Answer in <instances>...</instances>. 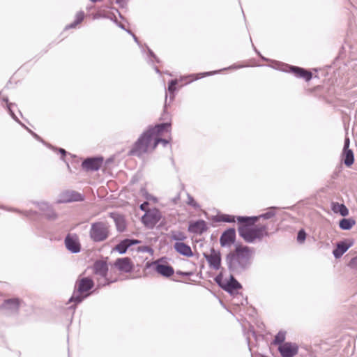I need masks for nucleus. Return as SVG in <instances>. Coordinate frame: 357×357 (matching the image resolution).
Returning a JSON list of instances; mask_svg holds the SVG:
<instances>
[{
	"label": "nucleus",
	"mask_w": 357,
	"mask_h": 357,
	"mask_svg": "<svg viewBox=\"0 0 357 357\" xmlns=\"http://www.w3.org/2000/svg\"><path fill=\"white\" fill-rule=\"evenodd\" d=\"M251 249L247 245H236L234 250L225 256V264L231 274L241 275L251 266Z\"/></svg>",
	"instance_id": "f257e3e1"
},
{
	"label": "nucleus",
	"mask_w": 357,
	"mask_h": 357,
	"mask_svg": "<svg viewBox=\"0 0 357 357\" xmlns=\"http://www.w3.org/2000/svg\"><path fill=\"white\" fill-rule=\"evenodd\" d=\"M94 286V282L92 279L89 278H82L76 281L75 289L70 298L68 300V303H73L69 306V309L75 310L77 305L81 303L85 298L89 296L87 293Z\"/></svg>",
	"instance_id": "f03ea898"
},
{
	"label": "nucleus",
	"mask_w": 357,
	"mask_h": 357,
	"mask_svg": "<svg viewBox=\"0 0 357 357\" xmlns=\"http://www.w3.org/2000/svg\"><path fill=\"white\" fill-rule=\"evenodd\" d=\"M238 222V232L239 236L248 243H253L255 239L252 227L257 222V218L249 216H236Z\"/></svg>",
	"instance_id": "7ed1b4c3"
},
{
	"label": "nucleus",
	"mask_w": 357,
	"mask_h": 357,
	"mask_svg": "<svg viewBox=\"0 0 357 357\" xmlns=\"http://www.w3.org/2000/svg\"><path fill=\"white\" fill-rule=\"evenodd\" d=\"M89 237L93 243L106 241L110 235V225L107 222L97 221L91 224Z\"/></svg>",
	"instance_id": "20e7f679"
},
{
	"label": "nucleus",
	"mask_w": 357,
	"mask_h": 357,
	"mask_svg": "<svg viewBox=\"0 0 357 357\" xmlns=\"http://www.w3.org/2000/svg\"><path fill=\"white\" fill-rule=\"evenodd\" d=\"M274 68L278 69L285 73H291L298 78H303L306 82H308L312 78V73L301 67L291 66L289 64L283 63L281 62H275Z\"/></svg>",
	"instance_id": "39448f33"
},
{
	"label": "nucleus",
	"mask_w": 357,
	"mask_h": 357,
	"mask_svg": "<svg viewBox=\"0 0 357 357\" xmlns=\"http://www.w3.org/2000/svg\"><path fill=\"white\" fill-rule=\"evenodd\" d=\"M274 68L278 69L285 73H291L298 78H303L306 82H308L312 78V73L301 67L291 66L289 64L283 63L281 62H275Z\"/></svg>",
	"instance_id": "423d86ee"
},
{
	"label": "nucleus",
	"mask_w": 357,
	"mask_h": 357,
	"mask_svg": "<svg viewBox=\"0 0 357 357\" xmlns=\"http://www.w3.org/2000/svg\"><path fill=\"white\" fill-rule=\"evenodd\" d=\"M151 139L150 135L144 131L135 142L128 154L130 155L142 156L147 152Z\"/></svg>",
	"instance_id": "0eeeda50"
},
{
	"label": "nucleus",
	"mask_w": 357,
	"mask_h": 357,
	"mask_svg": "<svg viewBox=\"0 0 357 357\" xmlns=\"http://www.w3.org/2000/svg\"><path fill=\"white\" fill-rule=\"evenodd\" d=\"M162 218L160 211L153 208L149 209L142 215L141 220L144 226L149 229H153Z\"/></svg>",
	"instance_id": "6e6552de"
},
{
	"label": "nucleus",
	"mask_w": 357,
	"mask_h": 357,
	"mask_svg": "<svg viewBox=\"0 0 357 357\" xmlns=\"http://www.w3.org/2000/svg\"><path fill=\"white\" fill-rule=\"evenodd\" d=\"M64 245L68 251L72 254L81 252L82 245L79 236L75 233H68L64 238Z\"/></svg>",
	"instance_id": "1a4fd4ad"
},
{
	"label": "nucleus",
	"mask_w": 357,
	"mask_h": 357,
	"mask_svg": "<svg viewBox=\"0 0 357 357\" xmlns=\"http://www.w3.org/2000/svg\"><path fill=\"white\" fill-rule=\"evenodd\" d=\"M203 255L211 268L215 271L220 269L222 258L221 253L219 250H216L212 248L209 254L204 252Z\"/></svg>",
	"instance_id": "9d476101"
},
{
	"label": "nucleus",
	"mask_w": 357,
	"mask_h": 357,
	"mask_svg": "<svg viewBox=\"0 0 357 357\" xmlns=\"http://www.w3.org/2000/svg\"><path fill=\"white\" fill-rule=\"evenodd\" d=\"M21 303L22 300L18 298L6 299L1 305L0 309L8 315L16 314Z\"/></svg>",
	"instance_id": "9b49d317"
},
{
	"label": "nucleus",
	"mask_w": 357,
	"mask_h": 357,
	"mask_svg": "<svg viewBox=\"0 0 357 357\" xmlns=\"http://www.w3.org/2000/svg\"><path fill=\"white\" fill-rule=\"evenodd\" d=\"M84 196L75 190H65L59 195V203L84 201Z\"/></svg>",
	"instance_id": "f8f14e48"
},
{
	"label": "nucleus",
	"mask_w": 357,
	"mask_h": 357,
	"mask_svg": "<svg viewBox=\"0 0 357 357\" xmlns=\"http://www.w3.org/2000/svg\"><path fill=\"white\" fill-rule=\"evenodd\" d=\"M236 234L234 228L225 230L220 237V244L222 248H230L236 241Z\"/></svg>",
	"instance_id": "ddd939ff"
},
{
	"label": "nucleus",
	"mask_w": 357,
	"mask_h": 357,
	"mask_svg": "<svg viewBox=\"0 0 357 357\" xmlns=\"http://www.w3.org/2000/svg\"><path fill=\"white\" fill-rule=\"evenodd\" d=\"M103 158L91 157L86 158L82 163V167L86 171H98L102 166Z\"/></svg>",
	"instance_id": "4468645a"
},
{
	"label": "nucleus",
	"mask_w": 357,
	"mask_h": 357,
	"mask_svg": "<svg viewBox=\"0 0 357 357\" xmlns=\"http://www.w3.org/2000/svg\"><path fill=\"white\" fill-rule=\"evenodd\" d=\"M278 349L282 357H294L298 352V346L296 343L286 342Z\"/></svg>",
	"instance_id": "2eb2a0df"
},
{
	"label": "nucleus",
	"mask_w": 357,
	"mask_h": 357,
	"mask_svg": "<svg viewBox=\"0 0 357 357\" xmlns=\"http://www.w3.org/2000/svg\"><path fill=\"white\" fill-rule=\"evenodd\" d=\"M153 264L155 271L163 277L169 278L174 273L173 267L167 263H162V259L155 261Z\"/></svg>",
	"instance_id": "dca6fc26"
},
{
	"label": "nucleus",
	"mask_w": 357,
	"mask_h": 357,
	"mask_svg": "<svg viewBox=\"0 0 357 357\" xmlns=\"http://www.w3.org/2000/svg\"><path fill=\"white\" fill-rule=\"evenodd\" d=\"M115 267L120 271L128 273L133 270L134 265L129 257L118 258L114 263Z\"/></svg>",
	"instance_id": "f3484780"
},
{
	"label": "nucleus",
	"mask_w": 357,
	"mask_h": 357,
	"mask_svg": "<svg viewBox=\"0 0 357 357\" xmlns=\"http://www.w3.org/2000/svg\"><path fill=\"white\" fill-rule=\"evenodd\" d=\"M242 288L241 284L235 278L234 274H231L229 276L228 280H225L222 289L229 294L232 295L234 291Z\"/></svg>",
	"instance_id": "a211bd4d"
},
{
	"label": "nucleus",
	"mask_w": 357,
	"mask_h": 357,
	"mask_svg": "<svg viewBox=\"0 0 357 357\" xmlns=\"http://www.w3.org/2000/svg\"><path fill=\"white\" fill-rule=\"evenodd\" d=\"M207 229L206 222L203 220L190 222L188 228L190 233L195 234H202Z\"/></svg>",
	"instance_id": "6ab92c4d"
},
{
	"label": "nucleus",
	"mask_w": 357,
	"mask_h": 357,
	"mask_svg": "<svg viewBox=\"0 0 357 357\" xmlns=\"http://www.w3.org/2000/svg\"><path fill=\"white\" fill-rule=\"evenodd\" d=\"M352 241H341L336 244V248L333 250V255L335 259L340 258L352 245Z\"/></svg>",
	"instance_id": "aec40b11"
},
{
	"label": "nucleus",
	"mask_w": 357,
	"mask_h": 357,
	"mask_svg": "<svg viewBox=\"0 0 357 357\" xmlns=\"http://www.w3.org/2000/svg\"><path fill=\"white\" fill-rule=\"evenodd\" d=\"M110 217L115 222L116 230L119 232H123L126 229V223L125 218L123 215L116 212H111L109 213Z\"/></svg>",
	"instance_id": "412c9836"
},
{
	"label": "nucleus",
	"mask_w": 357,
	"mask_h": 357,
	"mask_svg": "<svg viewBox=\"0 0 357 357\" xmlns=\"http://www.w3.org/2000/svg\"><path fill=\"white\" fill-rule=\"evenodd\" d=\"M171 123L168 122L156 124L155 126L149 127L146 131L150 135L151 138L155 135H160L164 131L170 128Z\"/></svg>",
	"instance_id": "4be33fe9"
},
{
	"label": "nucleus",
	"mask_w": 357,
	"mask_h": 357,
	"mask_svg": "<svg viewBox=\"0 0 357 357\" xmlns=\"http://www.w3.org/2000/svg\"><path fill=\"white\" fill-rule=\"evenodd\" d=\"M93 272L102 278H105L108 272V266L106 261L98 260L93 264Z\"/></svg>",
	"instance_id": "5701e85b"
},
{
	"label": "nucleus",
	"mask_w": 357,
	"mask_h": 357,
	"mask_svg": "<svg viewBox=\"0 0 357 357\" xmlns=\"http://www.w3.org/2000/svg\"><path fill=\"white\" fill-rule=\"evenodd\" d=\"M174 247L175 250L183 256L190 257L193 255L190 246L185 243L176 242Z\"/></svg>",
	"instance_id": "b1692460"
},
{
	"label": "nucleus",
	"mask_w": 357,
	"mask_h": 357,
	"mask_svg": "<svg viewBox=\"0 0 357 357\" xmlns=\"http://www.w3.org/2000/svg\"><path fill=\"white\" fill-rule=\"evenodd\" d=\"M255 239L261 240L264 237H268L270 234L267 231L266 225H259L252 227Z\"/></svg>",
	"instance_id": "393cba45"
},
{
	"label": "nucleus",
	"mask_w": 357,
	"mask_h": 357,
	"mask_svg": "<svg viewBox=\"0 0 357 357\" xmlns=\"http://www.w3.org/2000/svg\"><path fill=\"white\" fill-rule=\"evenodd\" d=\"M356 221L354 219L349 218H342L339 222V227L342 230H350L354 225H355Z\"/></svg>",
	"instance_id": "a878e982"
},
{
	"label": "nucleus",
	"mask_w": 357,
	"mask_h": 357,
	"mask_svg": "<svg viewBox=\"0 0 357 357\" xmlns=\"http://www.w3.org/2000/svg\"><path fill=\"white\" fill-rule=\"evenodd\" d=\"M343 162L347 167H350L354 164V155L351 149L343 150Z\"/></svg>",
	"instance_id": "bb28decb"
},
{
	"label": "nucleus",
	"mask_w": 357,
	"mask_h": 357,
	"mask_svg": "<svg viewBox=\"0 0 357 357\" xmlns=\"http://www.w3.org/2000/svg\"><path fill=\"white\" fill-rule=\"evenodd\" d=\"M332 209L334 211V213H338L343 217H345L349 214V209L344 204H333Z\"/></svg>",
	"instance_id": "cd10ccee"
},
{
	"label": "nucleus",
	"mask_w": 357,
	"mask_h": 357,
	"mask_svg": "<svg viewBox=\"0 0 357 357\" xmlns=\"http://www.w3.org/2000/svg\"><path fill=\"white\" fill-rule=\"evenodd\" d=\"M236 217L231 215L221 214L215 216L214 220L216 222H234Z\"/></svg>",
	"instance_id": "c85d7f7f"
},
{
	"label": "nucleus",
	"mask_w": 357,
	"mask_h": 357,
	"mask_svg": "<svg viewBox=\"0 0 357 357\" xmlns=\"http://www.w3.org/2000/svg\"><path fill=\"white\" fill-rule=\"evenodd\" d=\"M84 18V13L83 11H79L77 13L75 20L73 22L66 26V29L75 28L77 24H80Z\"/></svg>",
	"instance_id": "c756f323"
},
{
	"label": "nucleus",
	"mask_w": 357,
	"mask_h": 357,
	"mask_svg": "<svg viewBox=\"0 0 357 357\" xmlns=\"http://www.w3.org/2000/svg\"><path fill=\"white\" fill-rule=\"evenodd\" d=\"M2 100L7 104V109L10 114V116L13 117V119L19 122V120L15 113L13 112L12 109V107L14 105V104L8 102V98L7 96H2L1 93H0V101Z\"/></svg>",
	"instance_id": "7c9ffc66"
},
{
	"label": "nucleus",
	"mask_w": 357,
	"mask_h": 357,
	"mask_svg": "<svg viewBox=\"0 0 357 357\" xmlns=\"http://www.w3.org/2000/svg\"><path fill=\"white\" fill-rule=\"evenodd\" d=\"M285 337H286V332L280 331H279L276 335L275 336V338L273 340V344L275 345L281 346L285 342Z\"/></svg>",
	"instance_id": "2f4dec72"
},
{
	"label": "nucleus",
	"mask_w": 357,
	"mask_h": 357,
	"mask_svg": "<svg viewBox=\"0 0 357 357\" xmlns=\"http://www.w3.org/2000/svg\"><path fill=\"white\" fill-rule=\"evenodd\" d=\"M275 208H276V207H274V206L270 207L267 212L262 213L259 215L255 216V217L257 218V221L260 218H263V219H266V220L270 219L275 215Z\"/></svg>",
	"instance_id": "473e14b6"
},
{
	"label": "nucleus",
	"mask_w": 357,
	"mask_h": 357,
	"mask_svg": "<svg viewBox=\"0 0 357 357\" xmlns=\"http://www.w3.org/2000/svg\"><path fill=\"white\" fill-rule=\"evenodd\" d=\"M128 248L129 247L125 239L122 240L115 247V250L121 255L125 254Z\"/></svg>",
	"instance_id": "72a5a7b5"
},
{
	"label": "nucleus",
	"mask_w": 357,
	"mask_h": 357,
	"mask_svg": "<svg viewBox=\"0 0 357 357\" xmlns=\"http://www.w3.org/2000/svg\"><path fill=\"white\" fill-rule=\"evenodd\" d=\"M178 82L176 79H171L168 84V91L170 93V100H172L174 98V92L176 91V85Z\"/></svg>",
	"instance_id": "f704fd0d"
},
{
	"label": "nucleus",
	"mask_w": 357,
	"mask_h": 357,
	"mask_svg": "<svg viewBox=\"0 0 357 357\" xmlns=\"http://www.w3.org/2000/svg\"><path fill=\"white\" fill-rule=\"evenodd\" d=\"M43 214L44 216L49 220H55L58 218L57 213L54 211L52 206L48 208Z\"/></svg>",
	"instance_id": "c9c22d12"
},
{
	"label": "nucleus",
	"mask_w": 357,
	"mask_h": 357,
	"mask_svg": "<svg viewBox=\"0 0 357 357\" xmlns=\"http://www.w3.org/2000/svg\"><path fill=\"white\" fill-rule=\"evenodd\" d=\"M172 239L178 242H181L186 239L187 236L183 231H177L172 234Z\"/></svg>",
	"instance_id": "e433bc0d"
},
{
	"label": "nucleus",
	"mask_w": 357,
	"mask_h": 357,
	"mask_svg": "<svg viewBox=\"0 0 357 357\" xmlns=\"http://www.w3.org/2000/svg\"><path fill=\"white\" fill-rule=\"evenodd\" d=\"M33 204L36 205L38 208L43 212V213L52 206L49 203L46 202H33Z\"/></svg>",
	"instance_id": "4c0bfd02"
},
{
	"label": "nucleus",
	"mask_w": 357,
	"mask_h": 357,
	"mask_svg": "<svg viewBox=\"0 0 357 357\" xmlns=\"http://www.w3.org/2000/svg\"><path fill=\"white\" fill-rule=\"evenodd\" d=\"M47 146L54 151H58L61 154V160L65 161V156L66 155L68 152L64 149L54 147L51 144H48Z\"/></svg>",
	"instance_id": "58836bf2"
},
{
	"label": "nucleus",
	"mask_w": 357,
	"mask_h": 357,
	"mask_svg": "<svg viewBox=\"0 0 357 357\" xmlns=\"http://www.w3.org/2000/svg\"><path fill=\"white\" fill-rule=\"evenodd\" d=\"M307 234L304 229H301L297 234V241L298 243H304Z\"/></svg>",
	"instance_id": "ea45409f"
},
{
	"label": "nucleus",
	"mask_w": 357,
	"mask_h": 357,
	"mask_svg": "<svg viewBox=\"0 0 357 357\" xmlns=\"http://www.w3.org/2000/svg\"><path fill=\"white\" fill-rule=\"evenodd\" d=\"M214 280L217 283V284L222 289V287H223V284L225 282V281H224L223 280L222 273L220 272L219 274H218L214 278Z\"/></svg>",
	"instance_id": "a19ab883"
},
{
	"label": "nucleus",
	"mask_w": 357,
	"mask_h": 357,
	"mask_svg": "<svg viewBox=\"0 0 357 357\" xmlns=\"http://www.w3.org/2000/svg\"><path fill=\"white\" fill-rule=\"evenodd\" d=\"M10 211H15V212H17L20 214H22L23 215L26 216V217H30L31 215H36L37 214V212L36 211H20L18 209H10Z\"/></svg>",
	"instance_id": "79ce46f5"
},
{
	"label": "nucleus",
	"mask_w": 357,
	"mask_h": 357,
	"mask_svg": "<svg viewBox=\"0 0 357 357\" xmlns=\"http://www.w3.org/2000/svg\"><path fill=\"white\" fill-rule=\"evenodd\" d=\"M187 204L191 206H192L195 208H199V205L195 202L194 198L190 195L188 194V202Z\"/></svg>",
	"instance_id": "37998d69"
},
{
	"label": "nucleus",
	"mask_w": 357,
	"mask_h": 357,
	"mask_svg": "<svg viewBox=\"0 0 357 357\" xmlns=\"http://www.w3.org/2000/svg\"><path fill=\"white\" fill-rule=\"evenodd\" d=\"M160 142L162 143L164 146H165L167 144H168L169 143V140H167L166 139L155 138V139L154 147L156 146L158 144V143H160Z\"/></svg>",
	"instance_id": "c03bdc74"
},
{
	"label": "nucleus",
	"mask_w": 357,
	"mask_h": 357,
	"mask_svg": "<svg viewBox=\"0 0 357 357\" xmlns=\"http://www.w3.org/2000/svg\"><path fill=\"white\" fill-rule=\"evenodd\" d=\"M31 135L32 136L36 139H37L38 141H40L43 143H45L43 139L39 136L36 133H35L34 132H33L31 130H30L29 128H28L27 127H26L24 125H23L22 123H21Z\"/></svg>",
	"instance_id": "a18cd8bd"
},
{
	"label": "nucleus",
	"mask_w": 357,
	"mask_h": 357,
	"mask_svg": "<svg viewBox=\"0 0 357 357\" xmlns=\"http://www.w3.org/2000/svg\"><path fill=\"white\" fill-rule=\"evenodd\" d=\"M126 243L130 248L132 245H137L139 243V240L133 239V238H126Z\"/></svg>",
	"instance_id": "49530a36"
},
{
	"label": "nucleus",
	"mask_w": 357,
	"mask_h": 357,
	"mask_svg": "<svg viewBox=\"0 0 357 357\" xmlns=\"http://www.w3.org/2000/svg\"><path fill=\"white\" fill-rule=\"evenodd\" d=\"M218 71H210V72H205V73H200V74H199L200 75L199 78H202L206 76L215 75V74L218 73ZM199 79V77H197L195 79Z\"/></svg>",
	"instance_id": "de8ad7c7"
},
{
	"label": "nucleus",
	"mask_w": 357,
	"mask_h": 357,
	"mask_svg": "<svg viewBox=\"0 0 357 357\" xmlns=\"http://www.w3.org/2000/svg\"><path fill=\"white\" fill-rule=\"evenodd\" d=\"M115 3L118 4L121 8L127 6V0H115Z\"/></svg>",
	"instance_id": "09e8293b"
},
{
	"label": "nucleus",
	"mask_w": 357,
	"mask_h": 357,
	"mask_svg": "<svg viewBox=\"0 0 357 357\" xmlns=\"http://www.w3.org/2000/svg\"><path fill=\"white\" fill-rule=\"evenodd\" d=\"M148 52L150 56L153 57L157 63L160 62L159 59L156 56V55L154 54V52L148 47Z\"/></svg>",
	"instance_id": "8fccbe9b"
},
{
	"label": "nucleus",
	"mask_w": 357,
	"mask_h": 357,
	"mask_svg": "<svg viewBox=\"0 0 357 357\" xmlns=\"http://www.w3.org/2000/svg\"><path fill=\"white\" fill-rule=\"evenodd\" d=\"M139 249L142 252H151V253H152L153 252V249L149 246H143V247H141Z\"/></svg>",
	"instance_id": "3c124183"
},
{
	"label": "nucleus",
	"mask_w": 357,
	"mask_h": 357,
	"mask_svg": "<svg viewBox=\"0 0 357 357\" xmlns=\"http://www.w3.org/2000/svg\"><path fill=\"white\" fill-rule=\"evenodd\" d=\"M349 144H350L349 139L348 137L345 138L344 142L343 150H349Z\"/></svg>",
	"instance_id": "603ef678"
},
{
	"label": "nucleus",
	"mask_w": 357,
	"mask_h": 357,
	"mask_svg": "<svg viewBox=\"0 0 357 357\" xmlns=\"http://www.w3.org/2000/svg\"><path fill=\"white\" fill-rule=\"evenodd\" d=\"M176 274L182 276H190L192 275V272H183L181 271H176Z\"/></svg>",
	"instance_id": "864d4df0"
},
{
	"label": "nucleus",
	"mask_w": 357,
	"mask_h": 357,
	"mask_svg": "<svg viewBox=\"0 0 357 357\" xmlns=\"http://www.w3.org/2000/svg\"><path fill=\"white\" fill-rule=\"evenodd\" d=\"M114 22L121 29L126 30V27L124 24H123L121 22H119L116 18H115V20H114Z\"/></svg>",
	"instance_id": "5fc2aeb1"
},
{
	"label": "nucleus",
	"mask_w": 357,
	"mask_h": 357,
	"mask_svg": "<svg viewBox=\"0 0 357 357\" xmlns=\"http://www.w3.org/2000/svg\"><path fill=\"white\" fill-rule=\"evenodd\" d=\"M99 17L108 18L109 15H107L106 14H98V13H97L93 17L94 19H97V18H99Z\"/></svg>",
	"instance_id": "6e6d98bb"
},
{
	"label": "nucleus",
	"mask_w": 357,
	"mask_h": 357,
	"mask_svg": "<svg viewBox=\"0 0 357 357\" xmlns=\"http://www.w3.org/2000/svg\"><path fill=\"white\" fill-rule=\"evenodd\" d=\"M148 204H149V203H148V202H144L143 204H142L140 205V207H139V208H140V209H141L142 211H145V212H146V211H147L148 210H146V207H147Z\"/></svg>",
	"instance_id": "4d7b16f0"
},
{
	"label": "nucleus",
	"mask_w": 357,
	"mask_h": 357,
	"mask_svg": "<svg viewBox=\"0 0 357 357\" xmlns=\"http://www.w3.org/2000/svg\"><path fill=\"white\" fill-rule=\"evenodd\" d=\"M110 8L112 10H114L118 13V15L121 19L124 20L123 16L121 15V13L119 12V10L117 8H115L113 7H111Z\"/></svg>",
	"instance_id": "13d9d810"
},
{
	"label": "nucleus",
	"mask_w": 357,
	"mask_h": 357,
	"mask_svg": "<svg viewBox=\"0 0 357 357\" xmlns=\"http://www.w3.org/2000/svg\"><path fill=\"white\" fill-rule=\"evenodd\" d=\"M351 263L357 268V256L351 259Z\"/></svg>",
	"instance_id": "bf43d9fd"
},
{
	"label": "nucleus",
	"mask_w": 357,
	"mask_h": 357,
	"mask_svg": "<svg viewBox=\"0 0 357 357\" xmlns=\"http://www.w3.org/2000/svg\"><path fill=\"white\" fill-rule=\"evenodd\" d=\"M243 66L233 65V66H229L228 68L229 69H237V68H243Z\"/></svg>",
	"instance_id": "052dcab7"
},
{
	"label": "nucleus",
	"mask_w": 357,
	"mask_h": 357,
	"mask_svg": "<svg viewBox=\"0 0 357 357\" xmlns=\"http://www.w3.org/2000/svg\"><path fill=\"white\" fill-rule=\"evenodd\" d=\"M132 37L133 38L135 42L139 45V41L137 37L134 33H132Z\"/></svg>",
	"instance_id": "680f3d73"
},
{
	"label": "nucleus",
	"mask_w": 357,
	"mask_h": 357,
	"mask_svg": "<svg viewBox=\"0 0 357 357\" xmlns=\"http://www.w3.org/2000/svg\"><path fill=\"white\" fill-rule=\"evenodd\" d=\"M115 18H116V17L114 15V14H112V15L109 16L107 19H110L112 22H114V20H115Z\"/></svg>",
	"instance_id": "e2e57ef3"
},
{
	"label": "nucleus",
	"mask_w": 357,
	"mask_h": 357,
	"mask_svg": "<svg viewBox=\"0 0 357 357\" xmlns=\"http://www.w3.org/2000/svg\"><path fill=\"white\" fill-rule=\"evenodd\" d=\"M154 70H155V71L157 73H158V74H160V73H160V70H159V68H158L157 66H154Z\"/></svg>",
	"instance_id": "0e129e2a"
},
{
	"label": "nucleus",
	"mask_w": 357,
	"mask_h": 357,
	"mask_svg": "<svg viewBox=\"0 0 357 357\" xmlns=\"http://www.w3.org/2000/svg\"><path fill=\"white\" fill-rule=\"evenodd\" d=\"M125 31H126L128 33H129L130 35H131V36H132V33H132L130 29H126V30H125Z\"/></svg>",
	"instance_id": "69168bd1"
},
{
	"label": "nucleus",
	"mask_w": 357,
	"mask_h": 357,
	"mask_svg": "<svg viewBox=\"0 0 357 357\" xmlns=\"http://www.w3.org/2000/svg\"><path fill=\"white\" fill-rule=\"evenodd\" d=\"M91 2L93 3H96V2H99V1H101L102 0H90Z\"/></svg>",
	"instance_id": "338daca9"
},
{
	"label": "nucleus",
	"mask_w": 357,
	"mask_h": 357,
	"mask_svg": "<svg viewBox=\"0 0 357 357\" xmlns=\"http://www.w3.org/2000/svg\"><path fill=\"white\" fill-rule=\"evenodd\" d=\"M260 56H261V58L263 60H264V61H266V60H267L265 57H264V56H261V55H260Z\"/></svg>",
	"instance_id": "774afa93"
}]
</instances>
